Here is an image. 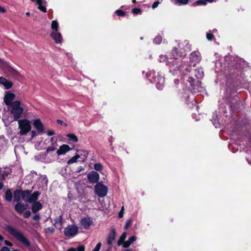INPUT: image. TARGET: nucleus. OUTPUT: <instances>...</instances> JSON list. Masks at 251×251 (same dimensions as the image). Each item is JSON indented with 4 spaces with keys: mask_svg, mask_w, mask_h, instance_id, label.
I'll return each instance as SVG.
<instances>
[{
    "mask_svg": "<svg viewBox=\"0 0 251 251\" xmlns=\"http://www.w3.org/2000/svg\"><path fill=\"white\" fill-rule=\"evenodd\" d=\"M203 89L202 87L199 86L198 84H197L196 85H194V88L193 90L194 93H196L197 92H201Z\"/></svg>",
    "mask_w": 251,
    "mask_h": 251,
    "instance_id": "e433bc0d",
    "label": "nucleus"
},
{
    "mask_svg": "<svg viewBox=\"0 0 251 251\" xmlns=\"http://www.w3.org/2000/svg\"><path fill=\"white\" fill-rule=\"evenodd\" d=\"M115 231H113L112 232L110 233L107 237V244L111 246L112 245L113 242L115 239Z\"/></svg>",
    "mask_w": 251,
    "mask_h": 251,
    "instance_id": "b1692460",
    "label": "nucleus"
},
{
    "mask_svg": "<svg viewBox=\"0 0 251 251\" xmlns=\"http://www.w3.org/2000/svg\"><path fill=\"white\" fill-rule=\"evenodd\" d=\"M214 0H199L195 2V4L198 5H205L206 4V2H212Z\"/></svg>",
    "mask_w": 251,
    "mask_h": 251,
    "instance_id": "c756f323",
    "label": "nucleus"
},
{
    "mask_svg": "<svg viewBox=\"0 0 251 251\" xmlns=\"http://www.w3.org/2000/svg\"><path fill=\"white\" fill-rule=\"evenodd\" d=\"M57 123H59V124H62V121L60 120H57Z\"/></svg>",
    "mask_w": 251,
    "mask_h": 251,
    "instance_id": "e2e57ef3",
    "label": "nucleus"
},
{
    "mask_svg": "<svg viewBox=\"0 0 251 251\" xmlns=\"http://www.w3.org/2000/svg\"><path fill=\"white\" fill-rule=\"evenodd\" d=\"M190 58L191 62H194L195 64L200 62L201 60L200 52L198 51H193L191 53Z\"/></svg>",
    "mask_w": 251,
    "mask_h": 251,
    "instance_id": "f8f14e48",
    "label": "nucleus"
},
{
    "mask_svg": "<svg viewBox=\"0 0 251 251\" xmlns=\"http://www.w3.org/2000/svg\"><path fill=\"white\" fill-rule=\"evenodd\" d=\"M124 207L123 206L121 208L120 211L119 213V217L122 218L124 215Z\"/></svg>",
    "mask_w": 251,
    "mask_h": 251,
    "instance_id": "a18cd8bd",
    "label": "nucleus"
},
{
    "mask_svg": "<svg viewBox=\"0 0 251 251\" xmlns=\"http://www.w3.org/2000/svg\"><path fill=\"white\" fill-rule=\"evenodd\" d=\"M137 239V238L135 236H132L129 238L128 240L126 241L124 243V248H126L130 246V245L132 244L134 242H135Z\"/></svg>",
    "mask_w": 251,
    "mask_h": 251,
    "instance_id": "5701e85b",
    "label": "nucleus"
},
{
    "mask_svg": "<svg viewBox=\"0 0 251 251\" xmlns=\"http://www.w3.org/2000/svg\"><path fill=\"white\" fill-rule=\"evenodd\" d=\"M177 81H178V80H175V83H176V82H177Z\"/></svg>",
    "mask_w": 251,
    "mask_h": 251,
    "instance_id": "774afa93",
    "label": "nucleus"
},
{
    "mask_svg": "<svg viewBox=\"0 0 251 251\" xmlns=\"http://www.w3.org/2000/svg\"><path fill=\"white\" fill-rule=\"evenodd\" d=\"M75 249L76 250V251H84L85 247L83 246H80L76 248H75Z\"/></svg>",
    "mask_w": 251,
    "mask_h": 251,
    "instance_id": "de8ad7c7",
    "label": "nucleus"
},
{
    "mask_svg": "<svg viewBox=\"0 0 251 251\" xmlns=\"http://www.w3.org/2000/svg\"><path fill=\"white\" fill-rule=\"evenodd\" d=\"M39 180L41 181L43 185L44 186H47L48 184V179L46 176H41L39 177Z\"/></svg>",
    "mask_w": 251,
    "mask_h": 251,
    "instance_id": "7c9ffc66",
    "label": "nucleus"
},
{
    "mask_svg": "<svg viewBox=\"0 0 251 251\" xmlns=\"http://www.w3.org/2000/svg\"><path fill=\"white\" fill-rule=\"evenodd\" d=\"M132 2H133V3H135V2H136V0H132Z\"/></svg>",
    "mask_w": 251,
    "mask_h": 251,
    "instance_id": "338daca9",
    "label": "nucleus"
},
{
    "mask_svg": "<svg viewBox=\"0 0 251 251\" xmlns=\"http://www.w3.org/2000/svg\"><path fill=\"white\" fill-rule=\"evenodd\" d=\"M178 48L180 52L177 51V48H174L171 52V58L170 59L173 60L169 61L166 55H160L159 60L160 62H166V64L171 68L170 72H172L173 74L184 75L185 72H188V66L178 60V58L184 55L185 52L191 50L190 46L188 41L185 40L182 43L178 44Z\"/></svg>",
    "mask_w": 251,
    "mask_h": 251,
    "instance_id": "f257e3e1",
    "label": "nucleus"
},
{
    "mask_svg": "<svg viewBox=\"0 0 251 251\" xmlns=\"http://www.w3.org/2000/svg\"><path fill=\"white\" fill-rule=\"evenodd\" d=\"M132 224V220L131 219H128L126 223L125 226V229L126 230H127L131 225Z\"/></svg>",
    "mask_w": 251,
    "mask_h": 251,
    "instance_id": "4c0bfd02",
    "label": "nucleus"
},
{
    "mask_svg": "<svg viewBox=\"0 0 251 251\" xmlns=\"http://www.w3.org/2000/svg\"><path fill=\"white\" fill-rule=\"evenodd\" d=\"M172 2L176 5H185L188 3V0H172Z\"/></svg>",
    "mask_w": 251,
    "mask_h": 251,
    "instance_id": "c85d7f7f",
    "label": "nucleus"
},
{
    "mask_svg": "<svg viewBox=\"0 0 251 251\" xmlns=\"http://www.w3.org/2000/svg\"><path fill=\"white\" fill-rule=\"evenodd\" d=\"M115 13L119 16H124L125 12L121 10H117L115 11Z\"/></svg>",
    "mask_w": 251,
    "mask_h": 251,
    "instance_id": "c03bdc74",
    "label": "nucleus"
},
{
    "mask_svg": "<svg viewBox=\"0 0 251 251\" xmlns=\"http://www.w3.org/2000/svg\"><path fill=\"white\" fill-rule=\"evenodd\" d=\"M40 195V193L37 191L34 192L32 194H31V192H30V196L28 202L32 203L35 202L38 199V198Z\"/></svg>",
    "mask_w": 251,
    "mask_h": 251,
    "instance_id": "4be33fe9",
    "label": "nucleus"
},
{
    "mask_svg": "<svg viewBox=\"0 0 251 251\" xmlns=\"http://www.w3.org/2000/svg\"><path fill=\"white\" fill-rule=\"evenodd\" d=\"M4 244L7 245V246H11L12 245V244L9 241H7V240H5L4 241Z\"/></svg>",
    "mask_w": 251,
    "mask_h": 251,
    "instance_id": "6e6d98bb",
    "label": "nucleus"
},
{
    "mask_svg": "<svg viewBox=\"0 0 251 251\" xmlns=\"http://www.w3.org/2000/svg\"><path fill=\"white\" fill-rule=\"evenodd\" d=\"M6 230L11 235L14 236L18 241L21 242L25 246L28 247L30 243L28 240L24 236L23 234L20 231L10 226H6Z\"/></svg>",
    "mask_w": 251,
    "mask_h": 251,
    "instance_id": "7ed1b4c3",
    "label": "nucleus"
},
{
    "mask_svg": "<svg viewBox=\"0 0 251 251\" xmlns=\"http://www.w3.org/2000/svg\"><path fill=\"white\" fill-rule=\"evenodd\" d=\"M94 169L98 171H100L103 169V166L102 164L100 163H96L94 166Z\"/></svg>",
    "mask_w": 251,
    "mask_h": 251,
    "instance_id": "f704fd0d",
    "label": "nucleus"
},
{
    "mask_svg": "<svg viewBox=\"0 0 251 251\" xmlns=\"http://www.w3.org/2000/svg\"><path fill=\"white\" fill-rule=\"evenodd\" d=\"M35 1L38 5V8L42 12H46V2L44 0H31Z\"/></svg>",
    "mask_w": 251,
    "mask_h": 251,
    "instance_id": "dca6fc26",
    "label": "nucleus"
},
{
    "mask_svg": "<svg viewBox=\"0 0 251 251\" xmlns=\"http://www.w3.org/2000/svg\"><path fill=\"white\" fill-rule=\"evenodd\" d=\"M206 38L209 41H211L212 39H214L213 35L211 31H209L207 33Z\"/></svg>",
    "mask_w": 251,
    "mask_h": 251,
    "instance_id": "58836bf2",
    "label": "nucleus"
},
{
    "mask_svg": "<svg viewBox=\"0 0 251 251\" xmlns=\"http://www.w3.org/2000/svg\"><path fill=\"white\" fill-rule=\"evenodd\" d=\"M194 73L195 75V76L198 79H201L203 77L204 74L202 70L201 69H195L194 71Z\"/></svg>",
    "mask_w": 251,
    "mask_h": 251,
    "instance_id": "393cba45",
    "label": "nucleus"
},
{
    "mask_svg": "<svg viewBox=\"0 0 251 251\" xmlns=\"http://www.w3.org/2000/svg\"><path fill=\"white\" fill-rule=\"evenodd\" d=\"M50 37L56 44L61 43L63 39L61 34L58 31L51 32Z\"/></svg>",
    "mask_w": 251,
    "mask_h": 251,
    "instance_id": "2eb2a0df",
    "label": "nucleus"
},
{
    "mask_svg": "<svg viewBox=\"0 0 251 251\" xmlns=\"http://www.w3.org/2000/svg\"><path fill=\"white\" fill-rule=\"evenodd\" d=\"M211 31V32H212V34H213V33H216L217 32V30L216 29H214Z\"/></svg>",
    "mask_w": 251,
    "mask_h": 251,
    "instance_id": "052dcab7",
    "label": "nucleus"
},
{
    "mask_svg": "<svg viewBox=\"0 0 251 251\" xmlns=\"http://www.w3.org/2000/svg\"><path fill=\"white\" fill-rule=\"evenodd\" d=\"M213 125L215 126V127H217L219 124V123L215 122V123H213Z\"/></svg>",
    "mask_w": 251,
    "mask_h": 251,
    "instance_id": "bf43d9fd",
    "label": "nucleus"
},
{
    "mask_svg": "<svg viewBox=\"0 0 251 251\" xmlns=\"http://www.w3.org/2000/svg\"><path fill=\"white\" fill-rule=\"evenodd\" d=\"M72 149L66 144H63L59 147V149L57 151L56 154L58 156L65 154L67 152L71 151Z\"/></svg>",
    "mask_w": 251,
    "mask_h": 251,
    "instance_id": "ddd939ff",
    "label": "nucleus"
},
{
    "mask_svg": "<svg viewBox=\"0 0 251 251\" xmlns=\"http://www.w3.org/2000/svg\"><path fill=\"white\" fill-rule=\"evenodd\" d=\"M30 215V212L29 211H26L24 213V217L25 218H28Z\"/></svg>",
    "mask_w": 251,
    "mask_h": 251,
    "instance_id": "8fccbe9b",
    "label": "nucleus"
},
{
    "mask_svg": "<svg viewBox=\"0 0 251 251\" xmlns=\"http://www.w3.org/2000/svg\"><path fill=\"white\" fill-rule=\"evenodd\" d=\"M78 159V157L76 154L74 156L68 161L67 163L69 164L74 163L76 162Z\"/></svg>",
    "mask_w": 251,
    "mask_h": 251,
    "instance_id": "c9c22d12",
    "label": "nucleus"
},
{
    "mask_svg": "<svg viewBox=\"0 0 251 251\" xmlns=\"http://www.w3.org/2000/svg\"><path fill=\"white\" fill-rule=\"evenodd\" d=\"M19 129V134L21 136L26 135L31 129L30 121L26 119H23L18 121Z\"/></svg>",
    "mask_w": 251,
    "mask_h": 251,
    "instance_id": "20e7f679",
    "label": "nucleus"
},
{
    "mask_svg": "<svg viewBox=\"0 0 251 251\" xmlns=\"http://www.w3.org/2000/svg\"><path fill=\"white\" fill-rule=\"evenodd\" d=\"M80 226L85 229H88L90 226L93 225L92 219L89 217L84 218L80 221Z\"/></svg>",
    "mask_w": 251,
    "mask_h": 251,
    "instance_id": "1a4fd4ad",
    "label": "nucleus"
},
{
    "mask_svg": "<svg viewBox=\"0 0 251 251\" xmlns=\"http://www.w3.org/2000/svg\"><path fill=\"white\" fill-rule=\"evenodd\" d=\"M15 208L18 212L22 213L25 209V207L24 204L20 203H18L15 205Z\"/></svg>",
    "mask_w": 251,
    "mask_h": 251,
    "instance_id": "bb28decb",
    "label": "nucleus"
},
{
    "mask_svg": "<svg viewBox=\"0 0 251 251\" xmlns=\"http://www.w3.org/2000/svg\"><path fill=\"white\" fill-rule=\"evenodd\" d=\"M26 15H27V16H29V15H30V13H29V12H26Z\"/></svg>",
    "mask_w": 251,
    "mask_h": 251,
    "instance_id": "0e129e2a",
    "label": "nucleus"
},
{
    "mask_svg": "<svg viewBox=\"0 0 251 251\" xmlns=\"http://www.w3.org/2000/svg\"><path fill=\"white\" fill-rule=\"evenodd\" d=\"M101 246V244L100 242L97 244L95 248L92 251H99Z\"/></svg>",
    "mask_w": 251,
    "mask_h": 251,
    "instance_id": "a19ab883",
    "label": "nucleus"
},
{
    "mask_svg": "<svg viewBox=\"0 0 251 251\" xmlns=\"http://www.w3.org/2000/svg\"><path fill=\"white\" fill-rule=\"evenodd\" d=\"M0 251H10V250L9 249V248H8L7 247H2L1 250H0ZM12 251H19L18 250H12Z\"/></svg>",
    "mask_w": 251,
    "mask_h": 251,
    "instance_id": "09e8293b",
    "label": "nucleus"
},
{
    "mask_svg": "<svg viewBox=\"0 0 251 251\" xmlns=\"http://www.w3.org/2000/svg\"><path fill=\"white\" fill-rule=\"evenodd\" d=\"M126 236L127 234L126 232H124L122 234L117 243L118 246H121L123 245V246L124 247V243L126 242V241H125V240L126 239Z\"/></svg>",
    "mask_w": 251,
    "mask_h": 251,
    "instance_id": "a878e982",
    "label": "nucleus"
},
{
    "mask_svg": "<svg viewBox=\"0 0 251 251\" xmlns=\"http://www.w3.org/2000/svg\"><path fill=\"white\" fill-rule=\"evenodd\" d=\"M67 251H76V250L75 249V248H72L68 249Z\"/></svg>",
    "mask_w": 251,
    "mask_h": 251,
    "instance_id": "13d9d810",
    "label": "nucleus"
},
{
    "mask_svg": "<svg viewBox=\"0 0 251 251\" xmlns=\"http://www.w3.org/2000/svg\"><path fill=\"white\" fill-rule=\"evenodd\" d=\"M15 98V95L13 93L10 91L6 92L4 97V102L6 105L10 106L13 102Z\"/></svg>",
    "mask_w": 251,
    "mask_h": 251,
    "instance_id": "9d476101",
    "label": "nucleus"
},
{
    "mask_svg": "<svg viewBox=\"0 0 251 251\" xmlns=\"http://www.w3.org/2000/svg\"><path fill=\"white\" fill-rule=\"evenodd\" d=\"M44 144L42 141L37 142L35 144V147L38 150H42L45 148L43 145L41 146V145H43Z\"/></svg>",
    "mask_w": 251,
    "mask_h": 251,
    "instance_id": "473e14b6",
    "label": "nucleus"
},
{
    "mask_svg": "<svg viewBox=\"0 0 251 251\" xmlns=\"http://www.w3.org/2000/svg\"><path fill=\"white\" fill-rule=\"evenodd\" d=\"M162 40V38L161 36L158 35L155 37L153 39V43L155 44H159L161 43Z\"/></svg>",
    "mask_w": 251,
    "mask_h": 251,
    "instance_id": "72a5a7b5",
    "label": "nucleus"
},
{
    "mask_svg": "<svg viewBox=\"0 0 251 251\" xmlns=\"http://www.w3.org/2000/svg\"><path fill=\"white\" fill-rule=\"evenodd\" d=\"M64 234L67 237H73L78 232V227L75 225H69L64 229Z\"/></svg>",
    "mask_w": 251,
    "mask_h": 251,
    "instance_id": "423d86ee",
    "label": "nucleus"
},
{
    "mask_svg": "<svg viewBox=\"0 0 251 251\" xmlns=\"http://www.w3.org/2000/svg\"><path fill=\"white\" fill-rule=\"evenodd\" d=\"M12 194L9 189H8L5 192V199L7 201H11L12 200Z\"/></svg>",
    "mask_w": 251,
    "mask_h": 251,
    "instance_id": "2f4dec72",
    "label": "nucleus"
},
{
    "mask_svg": "<svg viewBox=\"0 0 251 251\" xmlns=\"http://www.w3.org/2000/svg\"><path fill=\"white\" fill-rule=\"evenodd\" d=\"M107 187L101 183H98L95 186V193L100 198L104 197L107 195Z\"/></svg>",
    "mask_w": 251,
    "mask_h": 251,
    "instance_id": "39448f33",
    "label": "nucleus"
},
{
    "mask_svg": "<svg viewBox=\"0 0 251 251\" xmlns=\"http://www.w3.org/2000/svg\"><path fill=\"white\" fill-rule=\"evenodd\" d=\"M157 76H158V77H157V79L156 78V76H155L154 78H153V79L152 80L150 78H149V79H150V81L151 82H152L153 81L154 82H155L156 88L158 90H161L163 88V85H164V78L162 75L159 74L158 73Z\"/></svg>",
    "mask_w": 251,
    "mask_h": 251,
    "instance_id": "6e6552de",
    "label": "nucleus"
},
{
    "mask_svg": "<svg viewBox=\"0 0 251 251\" xmlns=\"http://www.w3.org/2000/svg\"><path fill=\"white\" fill-rule=\"evenodd\" d=\"M0 83L3 85L6 89H9L12 87V83L5 78L1 76L0 77Z\"/></svg>",
    "mask_w": 251,
    "mask_h": 251,
    "instance_id": "aec40b11",
    "label": "nucleus"
},
{
    "mask_svg": "<svg viewBox=\"0 0 251 251\" xmlns=\"http://www.w3.org/2000/svg\"><path fill=\"white\" fill-rule=\"evenodd\" d=\"M141 12V10L140 8H135L132 9V12L135 14H138L139 13H140Z\"/></svg>",
    "mask_w": 251,
    "mask_h": 251,
    "instance_id": "79ce46f5",
    "label": "nucleus"
},
{
    "mask_svg": "<svg viewBox=\"0 0 251 251\" xmlns=\"http://www.w3.org/2000/svg\"><path fill=\"white\" fill-rule=\"evenodd\" d=\"M124 251H131L130 250H125Z\"/></svg>",
    "mask_w": 251,
    "mask_h": 251,
    "instance_id": "69168bd1",
    "label": "nucleus"
},
{
    "mask_svg": "<svg viewBox=\"0 0 251 251\" xmlns=\"http://www.w3.org/2000/svg\"><path fill=\"white\" fill-rule=\"evenodd\" d=\"M39 219L40 216L38 214L35 215L33 217V219L35 221L38 220Z\"/></svg>",
    "mask_w": 251,
    "mask_h": 251,
    "instance_id": "864d4df0",
    "label": "nucleus"
},
{
    "mask_svg": "<svg viewBox=\"0 0 251 251\" xmlns=\"http://www.w3.org/2000/svg\"><path fill=\"white\" fill-rule=\"evenodd\" d=\"M159 2L158 1H155L153 2V3L152 5V7L153 9L157 7L159 4Z\"/></svg>",
    "mask_w": 251,
    "mask_h": 251,
    "instance_id": "603ef678",
    "label": "nucleus"
},
{
    "mask_svg": "<svg viewBox=\"0 0 251 251\" xmlns=\"http://www.w3.org/2000/svg\"><path fill=\"white\" fill-rule=\"evenodd\" d=\"M66 136L69 138L67 142L70 144L75 143L78 142L77 137L74 134L69 133L66 135Z\"/></svg>",
    "mask_w": 251,
    "mask_h": 251,
    "instance_id": "6ab92c4d",
    "label": "nucleus"
},
{
    "mask_svg": "<svg viewBox=\"0 0 251 251\" xmlns=\"http://www.w3.org/2000/svg\"><path fill=\"white\" fill-rule=\"evenodd\" d=\"M47 134L48 136H52L55 134V132L54 131L50 130L47 131Z\"/></svg>",
    "mask_w": 251,
    "mask_h": 251,
    "instance_id": "3c124183",
    "label": "nucleus"
},
{
    "mask_svg": "<svg viewBox=\"0 0 251 251\" xmlns=\"http://www.w3.org/2000/svg\"><path fill=\"white\" fill-rule=\"evenodd\" d=\"M4 238L2 236L0 235V245H1V242L3 241Z\"/></svg>",
    "mask_w": 251,
    "mask_h": 251,
    "instance_id": "4d7b16f0",
    "label": "nucleus"
},
{
    "mask_svg": "<svg viewBox=\"0 0 251 251\" xmlns=\"http://www.w3.org/2000/svg\"><path fill=\"white\" fill-rule=\"evenodd\" d=\"M45 231L46 233L53 234L54 231V229L53 227H50L46 228L45 229Z\"/></svg>",
    "mask_w": 251,
    "mask_h": 251,
    "instance_id": "ea45409f",
    "label": "nucleus"
},
{
    "mask_svg": "<svg viewBox=\"0 0 251 251\" xmlns=\"http://www.w3.org/2000/svg\"><path fill=\"white\" fill-rule=\"evenodd\" d=\"M33 125L38 134L41 135L45 133L44 125L40 119L34 120L33 121Z\"/></svg>",
    "mask_w": 251,
    "mask_h": 251,
    "instance_id": "0eeeda50",
    "label": "nucleus"
},
{
    "mask_svg": "<svg viewBox=\"0 0 251 251\" xmlns=\"http://www.w3.org/2000/svg\"><path fill=\"white\" fill-rule=\"evenodd\" d=\"M3 188V184L1 183H0V190H1Z\"/></svg>",
    "mask_w": 251,
    "mask_h": 251,
    "instance_id": "680f3d73",
    "label": "nucleus"
},
{
    "mask_svg": "<svg viewBox=\"0 0 251 251\" xmlns=\"http://www.w3.org/2000/svg\"><path fill=\"white\" fill-rule=\"evenodd\" d=\"M187 81H189L191 86H193V83L194 81V79L192 77H188Z\"/></svg>",
    "mask_w": 251,
    "mask_h": 251,
    "instance_id": "49530a36",
    "label": "nucleus"
},
{
    "mask_svg": "<svg viewBox=\"0 0 251 251\" xmlns=\"http://www.w3.org/2000/svg\"><path fill=\"white\" fill-rule=\"evenodd\" d=\"M88 178L91 182L96 183L99 180V175L95 171H92L88 174Z\"/></svg>",
    "mask_w": 251,
    "mask_h": 251,
    "instance_id": "4468645a",
    "label": "nucleus"
},
{
    "mask_svg": "<svg viewBox=\"0 0 251 251\" xmlns=\"http://www.w3.org/2000/svg\"><path fill=\"white\" fill-rule=\"evenodd\" d=\"M42 204L39 201H35L32 205L31 210L32 212L35 213L42 208Z\"/></svg>",
    "mask_w": 251,
    "mask_h": 251,
    "instance_id": "412c9836",
    "label": "nucleus"
},
{
    "mask_svg": "<svg viewBox=\"0 0 251 251\" xmlns=\"http://www.w3.org/2000/svg\"><path fill=\"white\" fill-rule=\"evenodd\" d=\"M0 12L2 13L6 12L5 9L4 7L1 6L0 5Z\"/></svg>",
    "mask_w": 251,
    "mask_h": 251,
    "instance_id": "5fc2aeb1",
    "label": "nucleus"
},
{
    "mask_svg": "<svg viewBox=\"0 0 251 251\" xmlns=\"http://www.w3.org/2000/svg\"><path fill=\"white\" fill-rule=\"evenodd\" d=\"M38 134V132L36 131H34V130H32L30 132V135H31V138L32 139L34 137H35Z\"/></svg>",
    "mask_w": 251,
    "mask_h": 251,
    "instance_id": "37998d69",
    "label": "nucleus"
},
{
    "mask_svg": "<svg viewBox=\"0 0 251 251\" xmlns=\"http://www.w3.org/2000/svg\"><path fill=\"white\" fill-rule=\"evenodd\" d=\"M50 141L52 142L51 146L48 147L47 149V150H46L47 153H49L50 151H54L57 147V141H56V139L55 140L54 137H51L50 138Z\"/></svg>",
    "mask_w": 251,
    "mask_h": 251,
    "instance_id": "f3484780",
    "label": "nucleus"
},
{
    "mask_svg": "<svg viewBox=\"0 0 251 251\" xmlns=\"http://www.w3.org/2000/svg\"><path fill=\"white\" fill-rule=\"evenodd\" d=\"M76 155L78 158H80L82 161H84L88 157V152L87 151L85 150H79L77 151Z\"/></svg>",
    "mask_w": 251,
    "mask_h": 251,
    "instance_id": "a211bd4d",
    "label": "nucleus"
},
{
    "mask_svg": "<svg viewBox=\"0 0 251 251\" xmlns=\"http://www.w3.org/2000/svg\"><path fill=\"white\" fill-rule=\"evenodd\" d=\"M30 192H31L29 191H18L15 192V195L20 196L25 201L28 202L30 196Z\"/></svg>",
    "mask_w": 251,
    "mask_h": 251,
    "instance_id": "9b49d317",
    "label": "nucleus"
},
{
    "mask_svg": "<svg viewBox=\"0 0 251 251\" xmlns=\"http://www.w3.org/2000/svg\"><path fill=\"white\" fill-rule=\"evenodd\" d=\"M10 106V113L15 121L18 120L24 112H26L28 110L26 105L21 103L19 100L13 101Z\"/></svg>",
    "mask_w": 251,
    "mask_h": 251,
    "instance_id": "f03ea898",
    "label": "nucleus"
},
{
    "mask_svg": "<svg viewBox=\"0 0 251 251\" xmlns=\"http://www.w3.org/2000/svg\"><path fill=\"white\" fill-rule=\"evenodd\" d=\"M51 28L52 29L51 32L58 31L59 28V24L57 21L53 20L51 22Z\"/></svg>",
    "mask_w": 251,
    "mask_h": 251,
    "instance_id": "cd10ccee",
    "label": "nucleus"
}]
</instances>
